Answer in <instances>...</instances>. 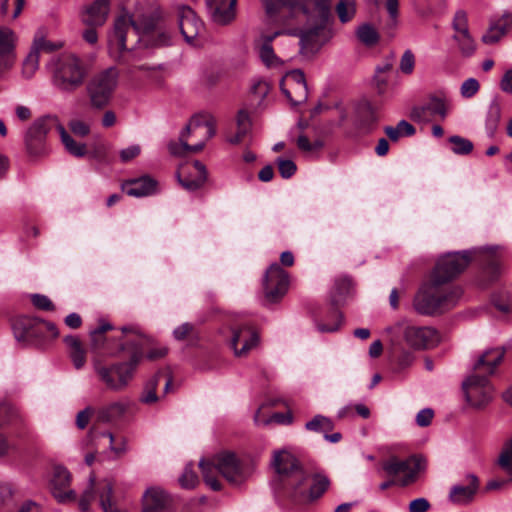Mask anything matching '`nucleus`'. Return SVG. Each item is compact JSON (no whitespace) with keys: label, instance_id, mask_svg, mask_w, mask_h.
<instances>
[{"label":"nucleus","instance_id":"1","mask_svg":"<svg viewBox=\"0 0 512 512\" xmlns=\"http://www.w3.org/2000/svg\"><path fill=\"white\" fill-rule=\"evenodd\" d=\"M487 262L488 269H497L495 248H473L463 252L447 253L440 257L432 271L431 278L416 294L413 306L422 315H433L454 306L460 297V290L447 286L477 256Z\"/></svg>","mask_w":512,"mask_h":512},{"label":"nucleus","instance_id":"30","mask_svg":"<svg viewBox=\"0 0 512 512\" xmlns=\"http://www.w3.org/2000/svg\"><path fill=\"white\" fill-rule=\"evenodd\" d=\"M505 354L503 347L486 350L474 364V370L478 373L491 375L495 368L501 363Z\"/></svg>","mask_w":512,"mask_h":512},{"label":"nucleus","instance_id":"63","mask_svg":"<svg viewBox=\"0 0 512 512\" xmlns=\"http://www.w3.org/2000/svg\"><path fill=\"white\" fill-rule=\"evenodd\" d=\"M69 127L75 135L82 137L86 136L90 131L89 125L80 120L71 121Z\"/></svg>","mask_w":512,"mask_h":512},{"label":"nucleus","instance_id":"9","mask_svg":"<svg viewBox=\"0 0 512 512\" xmlns=\"http://www.w3.org/2000/svg\"><path fill=\"white\" fill-rule=\"evenodd\" d=\"M113 329L109 322L101 321L99 326L90 332L91 345L95 350H104L108 355L116 356L119 353L130 350L134 345L143 343L144 340L139 330L135 326H124L121 328L123 337L118 340L116 346L112 341H108L105 333Z\"/></svg>","mask_w":512,"mask_h":512},{"label":"nucleus","instance_id":"48","mask_svg":"<svg viewBox=\"0 0 512 512\" xmlns=\"http://www.w3.org/2000/svg\"><path fill=\"white\" fill-rule=\"evenodd\" d=\"M358 113H359L361 125L367 129H369L372 125H374L378 120L375 110L368 103L360 106Z\"/></svg>","mask_w":512,"mask_h":512},{"label":"nucleus","instance_id":"8","mask_svg":"<svg viewBox=\"0 0 512 512\" xmlns=\"http://www.w3.org/2000/svg\"><path fill=\"white\" fill-rule=\"evenodd\" d=\"M214 135L215 128L211 122L194 117L180 133L179 140L169 143V152L174 156L197 153Z\"/></svg>","mask_w":512,"mask_h":512},{"label":"nucleus","instance_id":"58","mask_svg":"<svg viewBox=\"0 0 512 512\" xmlns=\"http://www.w3.org/2000/svg\"><path fill=\"white\" fill-rule=\"evenodd\" d=\"M93 414V409L91 407H86L85 409L79 411L76 416V425L79 429H84L87 427L90 418Z\"/></svg>","mask_w":512,"mask_h":512},{"label":"nucleus","instance_id":"59","mask_svg":"<svg viewBox=\"0 0 512 512\" xmlns=\"http://www.w3.org/2000/svg\"><path fill=\"white\" fill-rule=\"evenodd\" d=\"M194 328V325L189 322L183 323L173 330V336L176 340H184L194 331Z\"/></svg>","mask_w":512,"mask_h":512},{"label":"nucleus","instance_id":"56","mask_svg":"<svg viewBox=\"0 0 512 512\" xmlns=\"http://www.w3.org/2000/svg\"><path fill=\"white\" fill-rule=\"evenodd\" d=\"M431 509V503L424 497L412 500L408 506V512H428Z\"/></svg>","mask_w":512,"mask_h":512},{"label":"nucleus","instance_id":"53","mask_svg":"<svg viewBox=\"0 0 512 512\" xmlns=\"http://www.w3.org/2000/svg\"><path fill=\"white\" fill-rule=\"evenodd\" d=\"M10 6H13L14 9L12 11V18H17L24 6V0H4L1 4V12L3 15H7L9 13Z\"/></svg>","mask_w":512,"mask_h":512},{"label":"nucleus","instance_id":"16","mask_svg":"<svg viewBox=\"0 0 512 512\" xmlns=\"http://www.w3.org/2000/svg\"><path fill=\"white\" fill-rule=\"evenodd\" d=\"M60 125L55 117H42L37 119L27 130L25 135L26 148L29 154L37 156L44 151L46 134Z\"/></svg>","mask_w":512,"mask_h":512},{"label":"nucleus","instance_id":"13","mask_svg":"<svg viewBox=\"0 0 512 512\" xmlns=\"http://www.w3.org/2000/svg\"><path fill=\"white\" fill-rule=\"evenodd\" d=\"M329 479L324 475H315L310 483V475L296 485L285 497L294 504H310L319 499L328 489Z\"/></svg>","mask_w":512,"mask_h":512},{"label":"nucleus","instance_id":"38","mask_svg":"<svg viewBox=\"0 0 512 512\" xmlns=\"http://www.w3.org/2000/svg\"><path fill=\"white\" fill-rule=\"evenodd\" d=\"M57 131L61 137V141L66 150L73 156L83 157L86 154V146L82 143H77L65 130L62 125H57Z\"/></svg>","mask_w":512,"mask_h":512},{"label":"nucleus","instance_id":"52","mask_svg":"<svg viewBox=\"0 0 512 512\" xmlns=\"http://www.w3.org/2000/svg\"><path fill=\"white\" fill-rule=\"evenodd\" d=\"M332 317L335 319V322L332 324L318 323L317 328L321 332H335L339 329L343 322V316L341 312L337 309L332 311Z\"/></svg>","mask_w":512,"mask_h":512},{"label":"nucleus","instance_id":"29","mask_svg":"<svg viewBox=\"0 0 512 512\" xmlns=\"http://www.w3.org/2000/svg\"><path fill=\"white\" fill-rule=\"evenodd\" d=\"M109 14L108 0H95L82 13V21L90 27L102 26Z\"/></svg>","mask_w":512,"mask_h":512},{"label":"nucleus","instance_id":"36","mask_svg":"<svg viewBox=\"0 0 512 512\" xmlns=\"http://www.w3.org/2000/svg\"><path fill=\"white\" fill-rule=\"evenodd\" d=\"M236 0H221L213 12V20L218 24H228L235 18Z\"/></svg>","mask_w":512,"mask_h":512},{"label":"nucleus","instance_id":"32","mask_svg":"<svg viewBox=\"0 0 512 512\" xmlns=\"http://www.w3.org/2000/svg\"><path fill=\"white\" fill-rule=\"evenodd\" d=\"M512 22V14L506 12L497 23H492L487 32L482 36V42L485 44L497 43L507 32L508 26Z\"/></svg>","mask_w":512,"mask_h":512},{"label":"nucleus","instance_id":"33","mask_svg":"<svg viewBox=\"0 0 512 512\" xmlns=\"http://www.w3.org/2000/svg\"><path fill=\"white\" fill-rule=\"evenodd\" d=\"M17 37L12 29L8 27H0V57H7L5 67L12 65L10 60L16 43Z\"/></svg>","mask_w":512,"mask_h":512},{"label":"nucleus","instance_id":"44","mask_svg":"<svg viewBox=\"0 0 512 512\" xmlns=\"http://www.w3.org/2000/svg\"><path fill=\"white\" fill-rule=\"evenodd\" d=\"M62 47V43H53L45 39L42 31H38L34 37L33 44L31 46L32 50H35L39 55L40 51L52 52Z\"/></svg>","mask_w":512,"mask_h":512},{"label":"nucleus","instance_id":"20","mask_svg":"<svg viewBox=\"0 0 512 512\" xmlns=\"http://www.w3.org/2000/svg\"><path fill=\"white\" fill-rule=\"evenodd\" d=\"M230 346L236 357H246L259 343L258 333L249 325H240L231 330Z\"/></svg>","mask_w":512,"mask_h":512},{"label":"nucleus","instance_id":"24","mask_svg":"<svg viewBox=\"0 0 512 512\" xmlns=\"http://www.w3.org/2000/svg\"><path fill=\"white\" fill-rule=\"evenodd\" d=\"M479 489L476 475L468 474L463 483L453 485L449 492V500L457 505H466L473 501Z\"/></svg>","mask_w":512,"mask_h":512},{"label":"nucleus","instance_id":"15","mask_svg":"<svg viewBox=\"0 0 512 512\" xmlns=\"http://www.w3.org/2000/svg\"><path fill=\"white\" fill-rule=\"evenodd\" d=\"M467 402L474 408H483L494 397V389L487 377L471 375L462 384Z\"/></svg>","mask_w":512,"mask_h":512},{"label":"nucleus","instance_id":"37","mask_svg":"<svg viewBox=\"0 0 512 512\" xmlns=\"http://www.w3.org/2000/svg\"><path fill=\"white\" fill-rule=\"evenodd\" d=\"M352 289V281L348 277H341L335 281L331 292V302L333 305H340L350 294Z\"/></svg>","mask_w":512,"mask_h":512},{"label":"nucleus","instance_id":"17","mask_svg":"<svg viewBox=\"0 0 512 512\" xmlns=\"http://www.w3.org/2000/svg\"><path fill=\"white\" fill-rule=\"evenodd\" d=\"M282 93L293 104L298 105L308 98L305 75L301 70L288 72L280 83Z\"/></svg>","mask_w":512,"mask_h":512},{"label":"nucleus","instance_id":"12","mask_svg":"<svg viewBox=\"0 0 512 512\" xmlns=\"http://www.w3.org/2000/svg\"><path fill=\"white\" fill-rule=\"evenodd\" d=\"M392 331L401 334L410 348L415 350L429 349L434 347L438 341V333L431 327H418L406 321H400L392 327Z\"/></svg>","mask_w":512,"mask_h":512},{"label":"nucleus","instance_id":"61","mask_svg":"<svg viewBox=\"0 0 512 512\" xmlns=\"http://www.w3.org/2000/svg\"><path fill=\"white\" fill-rule=\"evenodd\" d=\"M70 357L76 369H81L86 362V354L83 347L70 351Z\"/></svg>","mask_w":512,"mask_h":512},{"label":"nucleus","instance_id":"5","mask_svg":"<svg viewBox=\"0 0 512 512\" xmlns=\"http://www.w3.org/2000/svg\"><path fill=\"white\" fill-rule=\"evenodd\" d=\"M47 69L51 84L62 93H73L79 89L89 74L86 63L73 53H63L50 60Z\"/></svg>","mask_w":512,"mask_h":512},{"label":"nucleus","instance_id":"51","mask_svg":"<svg viewBox=\"0 0 512 512\" xmlns=\"http://www.w3.org/2000/svg\"><path fill=\"white\" fill-rule=\"evenodd\" d=\"M179 482L183 488L190 489L194 488L198 482L197 475L192 470L191 465H187L184 469L183 474L179 478Z\"/></svg>","mask_w":512,"mask_h":512},{"label":"nucleus","instance_id":"14","mask_svg":"<svg viewBox=\"0 0 512 512\" xmlns=\"http://www.w3.org/2000/svg\"><path fill=\"white\" fill-rule=\"evenodd\" d=\"M422 468V461L416 457H410L405 460L392 457L383 465L384 471L388 475L396 477L398 485L402 487L414 483Z\"/></svg>","mask_w":512,"mask_h":512},{"label":"nucleus","instance_id":"25","mask_svg":"<svg viewBox=\"0 0 512 512\" xmlns=\"http://www.w3.org/2000/svg\"><path fill=\"white\" fill-rule=\"evenodd\" d=\"M71 475L63 466H56L53 470L51 479V489L54 497L58 502L72 501L75 499L76 493L72 489L66 490L70 485Z\"/></svg>","mask_w":512,"mask_h":512},{"label":"nucleus","instance_id":"42","mask_svg":"<svg viewBox=\"0 0 512 512\" xmlns=\"http://www.w3.org/2000/svg\"><path fill=\"white\" fill-rule=\"evenodd\" d=\"M293 416L290 413H274L269 418H261L260 409L254 415V422L256 425H268L272 422L278 424H291Z\"/></svg>","mask_w":512,"mask_h":512},{"label":"nucleus","instance_id":"62","mask_svg":"<svg viewBox=\"0 0 512 512\" xmlns=\"http://www.w3.org/2000/svg\"><path fill=\"white\" fill-rule=\"evenodd\" d=\"M251 92L256 95L259 99H263L269 92V85L264 80H257L251 87Z\"/></svg>","mask_w":512,"mask_h":512},{"label":"nucleus","instance_id":"26","mask_svg":"<svg viewBox=\"0 0 512 512\" xmlns=\"http://www.w3.org/2000/svg\"><path fill=\"white\" fill-rule=\"evenodd\" d=\"M41 320L28 316H20L14 319L12 329L18 342L30 343L36 340L41 330Z\"/></svg>","mask_w":512,"mask_h":512},{"label":"nucleus","instance_id":"54","mask_svg":"<svg viewBox=\"0 0 512 512\" xmlns=\"http://www.w3.org/2000/svg\"><path fill=\"white\" fill-rule=\"evenodd\" d=\"M415 66V56L411 50H406L400 60V70L404 74H411Z\"/></svg>","mask_w":512,"mask_h":512},{"label":"nucleus","instance_id":"47","mask_svg":"<svg viewBox=\"0 0 512 512\" xmlns=\"http://www.w3.org/2000/svg\"><path fill=\"white\" fill-rule=\"evenodd\" d=\"M359 40L367 46H372L378 42L377 31L369 24H363L357 29Z\"/></svg>","mask_w":512,"mask_h":512},{"label":"nucleus","instance_id":"22","mask_svg":"<svg viewBox=\"0 0 512 512\" xmlns=\"http://www.w3.org/2000/svg\"><path fill=\"white\" fill-rule=\"evenodd\" d=\"M412 117L417 121H429L439 117L445 119L448 114V106L444 98L431 95L424 103L413 107Z\"/></svg>","mask_w":512,"mask_h":512},{"label":"nucleus","instance_id":"57","mask_svg":"<svg viewBox=\"0 0 512 512\" xmlns=\"http://www.w3.org/2000/svg\"><path fill=\"white\" fill-rule=\"evenodd\" d=\"M434 417V411L430 408H424L417 413L416 423L420 427H426L430 425Z\"/></svg>","mask_w":512,"mask_h":512},{"label":"nucleus","instance_id":"18","mask_svg":"<svg viewBox=\"0 0 512 512\" xmlns=\"http://www.w3.org/2000/svg\"><path fill=\"white\" fill-rule=\"evenodd\" d=\"M288 274L278 264L273 263L269 266L264 277L265 296L270 302L280 299L288 289Z\"/></svg>","mask_w":512,"mask_h":512},{"label":"nucleus","instance_id":"40","mask_svg":"<svg viewBox=\"0 0 512 512\" xmlns=\"http://www.w3.org/2000/svg\"><path fill=\"white\" fill-rule=\"evenodd\" d=\"M305 428L309 431L325 434L334 428V424L330 418L323 415H316L305 424Z\"/></svg>","mask_w":512,"mask_h":512},{"label":"nucleus","instance_id":"46","mask_svg":"<svg viewBox=\"0 0 512 512\" xmlns=\"http://www.w3.org/2000/svg\"><path fill=\"white\" fill-rule=\"evenodd\" d=\"M449 142L452 144V152L457 155H467L473 150V143L461 136H451Z\"/></svg>","mask_w":512,"mask_h":512},{"label":"nucleus","instance_id":"11","mask_svg":"<svg viewBox=\"0 0 512 512\" xmlns=\"http://www.w3.org/2000/svg\"><path fill=\"white\" fill-rule=\"evenodd\" d=\"M118 84V71L108 68L95 75L87 86L91 105L95 108L105 107L111 100Z\"/></svg>","mask_w":512,"mask_h":512},{"label":"nucleus","instance_id":"28","mask_svg":"<svg viewBox=\"0 0 512 512\" xmlns=\"http://www.w3.org/2000/svg\"><path fill=\"white\" fill-rule=\"evenodd\" d=\"M158 183L148 175L125 181L122 190L127 195L140 198L153 195L157 192Z\"/></svg>","mask_w":512,"mask_h":512},{"label":"nucleus","instance_id":"35","mask_svg":"<svg viewBox=\"0 0 512 512\" xmlns=\"http://www.w3.org/2000/svg\"><path fill=\"white\" fill-rule=\"evenodd\" d=\"M283 33H284V31L279 30V31H275L271 35H262L263 43L259 49V56H260L262 62L267 67L276 66L279 63V59L277 58V56L275 55V53L273 51L271 42L273 41V39L275 37H277Z\"/></svg>","mask_w":512,"mask_h":512},{"label":"nucleus","instance_id":"4","mask_svg":"<svg viewBox=\"0 0 512 512\" xmlns=\"http://www.w3.org/2000/svg\"><path fill=\"white\" fill-rule=\"evenodd\" d=\"M271 466L275 471L270 483L271 489L276 502L282 505L289 492L307 478V471L300 461L285 449L273 452Z\"/></svg>","mask_w":512,"mask_h":512},{"label":"nucleus","instance_id":"64","mask_svg":"<svg viewBox=\"0 0 512 512\" xmlns=\"http://www.w3.org/2000/svg\"><path fill=\"white\" fill-rule=\"evenodd\" d=\"M500 88L503 92L512 94V69L503 74L500 80Z\"/></svg>","mask_w":512,"mask_h":512},{"label":"nucleus","instance_id":"34","mask_svg":"<svg viewBox=\"0 0 512 512\" xmlns=\"http://www.w3.org/2000/svg\"><path fill=\"white\" fill-rule=\"evenodd\" d=\"M501 120V104L497 98H494L487 110L485 119V130L490 138H493L498 130Z\"/></svg>","mask_w":512,"mask_h":512},{"label":"nucleus","instance_id":"21","mask_svg":"<svg viewBox=\"0 0 512 512\" xmlns=\"http://www.w3.org/2000/svg\"><path fill=\"white\" fill-rule=\"evenodd\" d=\"M176 9L180 32L187 43L193 44L203 29V23L190 6L181 4Z\"/></svg>","mask_w":512,"mask_h":512},{"label":"nucleus","instance_id":"10","mask_svg":"<svg viewBox=\"0 0 512 512\" xmlns=\"http://www.w3.org/2000/svg\"><path fill=\"white\" fill-rule=\"evenodd\" d=\"M113 483L109 479L96 481L95 477H89V485L83 492L78 506L81 512H88L92 501L96 498L103 512H121L116 503L112 501Z\"/></svg>","mask_w":512,"mask_h":512},{"label":"nucleus","instance_id":"60","mask_svg":"<svg viewBox=\"0 0 512 512\" xmlns=\"http://www.w3.org/2000/svg\"><path fill=\"white\" fill-rule=\"evenodd\" d=\"M141 152L139 145L134 144L120 151V158L122 162H129L137 157Z\"/></svg>","mask_w":512,"mask_h":512},{"label":"nucleus","instance_id":"45","mask_svg":"<svg viewBox=\"0 0 512 512\" xmlns=\"http://www.w3.org/2000/svg\"><path fill=\"white\" fill-rule=\"evenodd\" d=\"M498 464L512 477V438L505 442L498 458Z\"/></svg>","mask_w":512,"mask_h":512},{"label":"nucleus","instance_id":"41","mask_svg":"<svg viewBox=\"0 0 512 512\" xmlns=\"http://www.w3.org/2000/svg\"><path fill=\"white\" fill-rule=\"evenodd\" d=\"M355 0H340L336 5V13L342 23L349 22L355 15Z\"/></svg>","mask_w":512,"mask_h":512},{"label":"nucleus","instance_id":"31","mask_svg":"<svg viewBox=\"0 0 512 512\" xmlns=\"http://www.w3.org/2000/svg\"><path fill=\"white\" fill-rule=\"evenodd\" d=\"M129 407V401L119 400L98 409L96 417L99 422L110 423L121 418Z\"/></svg>","mask_w":512,"mask_h":512},{"label":"nucleus","instance_id":"39","mask_svg":"<svg viewBox=\"0 0 512 512\" xmlns=\"http://www.w3.org/2000/svg\"><path fill=\"white\" fill-rule=\"evenodd\" d=\"M251 121L247 112L240 110L237 115V133L229 139L232 144H238L249 133Z\"/></svg>","mask_w":512,"mask_h":512},{"label":"nucleus","instance_id":"3","mask_svg":"<svg viewBox=\"0 0 512 512\" xmlns=\"http://www.w3.org/2000/svg\"><path fill=\"white\" fill-rule=\"evenodd\" d=\"M159 17L156 15H141L137 18L124 14L119 16L114 23L113 33L109 37V50L112 55L117 56L123 63H129L133 55L127 50L126 35L133 31L137 41L145 47H162L171 44L170 32L162 29L156 30V37L152 33L157 27Z\"/></svg>","mask_w":512,"mask_h":512},{"label":"nucleus","instance_id":"7","mask_svg":"<svg viewBox=\"0 0 512 512\" xmlns=\"http://www.w3.org/2000/svg\"><path fill=\"white\" fill-rule=\"evenodd\" d=\"M205 483L214 491L221 489L216 474L220 473L228 482L240 484L248 477L247 471L234 453L222 452L211 460L199 462Z\"/></svg>","mask_w":512,"mask_h":512},{"label":"nucleus","instance_id":"43","mask_svg":"<svg viewBox=\"0 0 512 512\" xmlns=\"http://www.w3.org/2000/svg\"><path fill=\"white\" fill-rule=\"evenodd\" d=\"M39 68V55L36 53V49H30L28 55L23 61L22 65V75L26 79H30L33 77L35 72Z\"/></svg>","mask_w":512,"mask_h":512},{"label":"nucleus","instance_id":"6","mask_svg":"<svg viewBox=\"0 0 512 512\" xmlns=\"http://www.w3.org/2000/svg\"><path fill=\"white\" fill-rule=\"evenodd\" d=\"M143 343L134 345L131 350L130 359L126 362H115L104 364L95 361L94 371L108 390L119 392L124 390L134 377V373L140 361L143 359Z\"/></svg>","mask_w":512,"mask_h":512},{"label":"nucleus","instance_id":"55","mask_svg":"<svg viewBox=\"0 0 512 512\" xmlns=\"http://www.w3.org/2000/svg\"><path fill=\"white\" fill-rule=\"evenodd\" d=\"M31 300H32L33 305L40 310H45V311L54 310V305H53L52 301L45 295L33 294L31 296Z\"/></svg>","mask_w":512,"mask_h":512},{"label":"nucleus","instance_id":"23","mask_svg":"<svg viewBox=\"0 0 512 512\" xmlns=\"http://www.w3.org/2000/svg\"><path fill=\"white\" fill-rule=\"evenodd\" d=\"M142 506V512H173L171 497L159 487L145 491Z\"/></svg>","mask_w":512,"mask_h":512},{"label":"nucleus","instance_id":"50","mask_svg":"<svg viewBox=\"0 0 512 512\" xmlns=\"http://www.w3.org/2000/svg\"><path fill=\"white\" fill-rule=\"evenodd\" d=\"M276 163L278 165L279 173L284 179L291 178L297 170L296 164L290 159L279 157L276 159Z\"/></svg>","mask_w":512,"mask_h":512},{"label":"nucleus","instance_id":"19","mask_svg":"<svg viewBox=\"0 0 512 512\" xmlns=\"http://www.w3.org/2000/svg\"><path fill=\"white\" fill-rule=\"evenodd\" d=\"M452 26L454 29L453 40L457 43L461 55L463 57L473 56L477 45L469 31L467 14L462 10L457 11Z\"/></svg>","mask_w":512,"mask_h":512},{"label":"nucleus","instance_id":"27","mask_svg":"<svg viewBox=\"0 0 512 512\" xmlns=\"http://www.w3.org/2000/svg\"><path fill=\"white\" fill-rule=\"evenodd\" d=\"M192 171L181 170L177 173V178L181 186L187 191L193 192L200 189L207 180V169L203 163L195 160L191 166Z\"/></svg>","mask_w":512,"mask_h":512},{"label":"nucleus","instance_id":"2","mask_svg":"<svg viewBox=\"0 0 512 512\" xmlns=\"http://www.w3.org/2000/svg\"><path fill=\"white\" fill-rule=\"evenodd\" d=\"M265 12L272 18L282 8H287L295 17H302L304 26L298 33L303 49H312L319 44L320 34L324 31L331 16L332 0H262Z\"/></svg>","mask_w":512,"mask_h":512},{"label":"nucleus","instance_id":"49","mask_svg":"<svg viewBox=\"0 0 512 512\" xmlns=\"http://www.w3.org/2000/svg\"><path fill=\"white\" fill-rule=\"evenodd\" d=\"M480 89L479 81L476 78L466 79L460 87V94L463 98L469 99L475 96Z\"/></svg>","mask_w":512,"mask_h":512}]
</instances>
